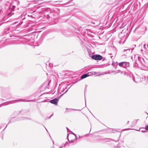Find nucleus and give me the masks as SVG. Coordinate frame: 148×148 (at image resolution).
I'll return each instance as SVG.
<instances>
[{"mask_svg": "<svg viewBox=\"0 0 148 148\" xmlns=\"http://www.w3.org/2000/svg\"><path fill=\"white\" fill-rule=\"evenodd\" d=\"M130 49H124V51L123 52L125 51H127V53L128 52L130 51Z\"/></svg>", "mask_w": 148, "mask_h": 148, "instance_id": "nucleus-16", "label": "nucleus"}, {"mask_svg": "<svg viewBox=\"0 0 148 148\" xmlns=\"http://www.w3.org/2000/svg\"><path fill=\"white\" fill-rule=\"evenodd\" d=\"M97 73L94 71L88 72L82 75L81 76L80 78L81 79H82L86 78V77L88 76H91L92 75H95Z\"/></svg>", "mask_w": 148, "mask_h": 148, "instance_id": "nucleus-3", "label": "nucleus"}, {"mask_svg": "<svg viewBox=\"0 0 148 148\" xmlns=\"http://www.w3.org/2000/svg\"><path fill=\"white\" fill-rule=\"evenodd\" d=\"M123 71L121 72V74H123Z\"/></svg>", "mask_w": 148, "mask_h": 148, "instance_id": "nucleus-39", "label": "nucleus"}, {"mask_svg": "<svg viewBox=\"0 0 148 148\" xmlns=\"http://www.w3.org/2000/svg\"><path fill=\"white\" fill-rule=\"evenodd\" d=\"M67 88H66V87L65 88V89H66Z\"/></svg>", "mask_w": 148, "mask_h": 148, "instance_id": "nucleus-52", "label": "nucleus"}, {"mask_svg": "<svg viewBox=\"0 0 148 148\" xmlns=\"http://www.w3.org/2000/svg\"><path fill=\"white\" fill-rule=\"evenodd\" d=\"M119 141V140H117V141H115V142H117Z\"/></svg>", "mask_w": 148, "mask_h": 148, "instance_id": "nucleus-49", "label": "nucleus"}, {"mask_svg": "<svg viewBox=\"0 0 148 148\" xmlns=\"http://www.w3.org/2000/svg\"><path fill=\"white\" fill-rule=\"evenodd\" d=\"M45 129H46V130H47V129H46V128H45Z\"/></svg>", "mask_w": 148, "mask_h": 148, "instance_id": "nucleus-53", "label": "nucleus"}, {"mask_svg": "<svg viewBox=\"0 0 148 148\" xmlns=\"http://www.w3.org/2000/svg\"><path fill=\"white\" fill-rule=\"evenodd\" d=\"M51 116H50V117H49L48 118V119H50L51 118Z\"/></svg>", "mask_w": 148, "mask_h": 148, "instance_id": "nucleus-41", "label": "nucleus"}, {"mask_svg": "<svg viewBox=\"0 0 148 148\" xmlns=\"http://www.w3.org/2000/svg\"><path fill=\"white\" fill-rule=\"evenodd\" d=\"M80 136H79V138H80Z\"/></svg>", "mask_w": 148, "mask_h": 148, "instance_id": "nucleus-57", "label": "nucleus"}, {"mask_svg": "<svg viewBox=\"0 0 148 148\" xmlns=\"http://www.w3.org/2000/svg\"><path fill=\"white\" fill-rule=\"evenodd\" d=\"M112 57H113V56H111V58H112Z\"/></svg>", "mask_w": 148, "mask_h": 148, "instance_id": "nucleus-50", "label": "nucleus"}, {"mask_svg": "<svg viewBox=\"0 0 148 148\" xmlns=\"http://www.w3.org/2000/svg\"><path fill=\"white\" fill-rule=\"evenodd\" d=\"M91 58L96 60H100L103 59V60H105V58H103L102 56L99 54H95L91 56Z\"/></svg>", "mask_w": 148, "mask_h": 148, "instance_id": "nucleus-2", "label": "nucleus"}, {"mask_svg": "<svg viewBox=\"0 0 148 148\" xmlns=\"http://www.w3.org/2000/svg\"><path fill=\"white\" fill-rule=\"evenodd\" d=\"M53 114H52L50 116H51V117H52V116H53Z\"/></svg>", "mask_w": 148, "mask_h": 148, "instance_id": "nucleus-37", "label": "nucleus"}, {"mask_svg": "<svg viewBox=\"0 0 148 148\" xmlns=\"http://www.w3.org/2000/svg\"><path fill=\"white\" fill-rule=\"evenodd\" d=\"M143 47L144 49H147V47H146V44L144 45Z\"/></svg>", "mask_w": 148, "mask_h": 148, "instance_id": "nucleus-26", "label": "nucleus"}, {"mask_svg": "<svg viewBox=\"0 0 148 148\" xmlns=\"http://www.w3.org/2000/svg\"><path fill=\"white\" fill-rule=\"evenodd\" d=\"M87 85H86V86H85V89L87 88Z\"/></svg>", "mask_w": 148, "mask_h": 148, "instance_id": "nucleus-38", "label": "nucleus"}, {"mask_svg": "<svg viewBox=\"0 0 148 148\" xmlns=\"http://www.w3.org/2000/svg\"><path fill=\"white\" fill-rule=\"evenodd\" d=\"M7 30H8V31H9V30H10V28H9V27L8 28H7Z\"/></svg>", "mask_w": 148, "mask_h": 148, "instance_id": "nucleus-35", "label": "nucleus"}, {"mask_svg": "<svg viewBox=\"0 0 148 148\" xmlns=\"http://www.w3.org/2000/svg\"><path fill=\"white\" fill-rule=\"evenodd\" d=\"M77 110V111L81 110H79V109H71V108H66L65 112H68V110Z\"/></svg>", "mask_w": 148, "mask_h": 148, "instance_id": "nucleus-8", "label": "nucleus"}, {"mask_svg": "<svg viewBox=\"0 0 148 148\" xmlns=\"http://www.w3.org/2000/svg\"><path fill=\"white\" fill-rule=\"evenodd\" d=\"M23 119H28V118H27L25 117V118H24Z\"/></svg>", "mask_w": 148, "mask_h": 148, "instance_id": "nucleus-42", "label": "nucleus"}, {"mask_svg": "<svg viewBox=\"0 0 148 148\" xmlns=\"http://www.w3.org/2000/svg\"><path fill=\"white\" fill-rule=\"evenodd\" d=\"M69 134H67V138L68 139V140L69 141V138H68V136H69Z\"/></svg>", "mask_w": 148, "mask_h": 148, "instance_id": "nucleus-29", "label": "nucleus"}, {"mask_svg": "<svg viewBox=\"0 0 148 148\" xmlns=\"http://www.w3.org/2000/svg\"><path fill=\"white\" fill-rule=\"evenodd\" d=\"M146 47H147H147L148 48V44L147 45V46Z\"/></svg>", "mask_w": 148, "mask_h": 148, "instance_id": "nucleus-48", "label": "nucleus"}, {"mask_svg": "<svg viewBox=\"0 0 148 148\" xmlns=\"http://www.w3.org/2000/svg\"><path fill=\"white\" fill-rule=\"evenodd\" d=\"M142 132H147V131H141Z\"/></svg>", "mask_w": 148, "mask_h": 148, "instance_id": "nucleus-31", "label": "nucleus"}, {"mask_svg": "<svg viewBox=\"0 0 148 148\" xmlns=\"http://www.w3.org/2000/svg\"><path fill=\"white\" fill-rule=\"evenodd\" d=\"M15 121L16 120H15V119L14 118H12L11 119L10 121L8 123V124H9V123H10L11 122H14V121Z\"/></svg>", "mask_w": 148, "mask_h": 148, "instance_id": "nucleus-13", "label": "nucleus"}, {"mask_svg": "<svg viewBox=\"0 0 148 148\" xmlns=\"http://www.w3.org/2000/svg\"><path fill=\"white\" fill-rule=\"evenodd\" d=\"M4 125V124L3 123H0V129L2 127H3V125Z\"/></svg>", "mask_w": 148, "mask_h": 148, "instance_id": "nucleus-17", "label": "nucleus"}, {"mask_svg": "<svg viewBox=\"0 0 148 148\" xmlns=\"http://www.w3.org/2000/svg\"><path fill=\"white\" fill-rule=\"evenodd\" d=\"M18 3H19V2H18Z\"/></svg>", "mask_w": 148, "mask_h": 148, "instance_id": "nucleus-55", "label": "nucleus"}, {"mask_svg": "<svg viewBox=\"0 0 148 148\" xmlns=\"http://www.w3.org/2000/svg\"><path fill=\"white\" fill-rule=\"evenodd\" d=\"M2 9V7L1 6H0V12H1V11Z\"/></svg>", "mask_w": 148, "mask_h": 148, "instance_id": "nucleus-28", "label": "nucleus"}, {"mask_svg": "<svg viewBox=\"0 0 148 148\" xmlns=\"http://www.w3.org/2000/svg\"><path fill=\"white\" fill-rule=\"evenodd\" d=\"M145 129L146 130H148V125H146L145 127Z\"/></svg>", "mask_w": 148, "mask_h": 148, "instance_id": "nucleus-24", "label": "nucleus"}, {"mask_svg": "<svg viewBox=\"0 0 148 148\" xmlns=\"http://www.w3.org/2000/svg\"><path fill=\"white\" fill-rule=\"evenodd\" d=\"M91 68L90 69H89V70H91Z\"/></svg>", "mask_w": 148, "mask_h": 148, "instance_id": "nucleus-51", "label": "nucleus"}, {"mask_svg": "<svg viewBox=\"0 0 148 148\" xmlns=\"http://www.w3.org/2000/svg\"><path fill=\"white\" fill-rule=\"evenodd\" d=\"M66 144H68V142H67L65 143L64 145L63 146H61L59 148H62L63 146L65 147L66 145Z\"/></svg>", "mask_w": 148, "mask_h": 148, "instance_id": "nucleus-19", "label": "nucleus"}, {"mask_svg": "<svg viewBox=\"0 0 148 148\" xmlns=\"http://www.w3.org/2000/svg\"><path fill=\"white\" fill-rule=\"evenodd\" d=\"M25 101V100H24L22 99H19L15 100H14L11 101H9L5 103H3V104H5V105H8L10 104H12L15 103L16 102H19L21 101Z\"/></svg>", "mask_w": 148, "mask_h": 148, "instance_id": "nucleus-5", "label": "nucleus"}, {"mask_svg": "<svg viewBox=\"0 0 148 148\" xmlns=\"http://www.w3.org/2000/svg\"><path fill=\"white\" fill-rule=\"evenodd\" d=\"M51 82V80L49 81L47 83L46 82H45V83H44V84H46V85H47V84H48V86H49V84Z\"/></svg>", "mask_w": 148, "mask_h": 148, "instance_id": "nucleus-20", "label": "nucleus"}, {"mask_svg": "<svg viewBox=\"0 0 148 148\" xmlns=\"http://www.w3.org/2000/svg\"><path fill=\"white\" fill-rule=\"evenodd\" d=\"M77 138H75V139L71 140V141H69V143H73L75 141Z\"/></svg>", "mask_w": 148, "mask_h": 148, "instance_id": "nucleus-11", "label": "nucleus"}, {"mask_svg": "<svg viewBox=\"0 0 148 148\" xmlns=\"http://www.w3.org/2000/svg\"><path fill=\"white\" fill-rule=\"evenodd\" d=\"M124 30H123L122 32H121V33H120L119 34V36H121V35L122 34V33H124Z\"/></svg>", "mask_w": 148, "mask_h": 148, "instance_id": "nucleus-22", "label": "nucleus"}, {"mask_svg": "<svg viewBox=\"0 0 148 148\" xmlns=\"http://www.w3.org/2000/svg\"><path fill=\"white\" fill-rule=\"evenodd\" d=\"M53 144H54V142L53 141Z\"/></svg>", "mask_w": 148, "mask_h": 148, "instance_id": "nucleus-58", "label": "nucleus"}, {"mask_svg": "<svg viewBox=\"0 0 148 148\" xmlns=\"http://www.w3.org/2000/svg\"><path fill=\"white\" fill-rule=\"evenodd\" d=\"M123 63L124 62H121L119 63L118 64L119 66L123 67Z\"/></svg>", "mask_w": 148, "mask_h": 148, "instance_id": "nucleus-12", "label": "nucleus"}, {"mask_svg": "<svg viewBox=\"0 0 148 148\" xmlns=\"http://www.w3.org/2000/svg\"><path fill=\"white\" fill-rule=\"evenodd\" d=\"M138 120V119H137V120H134V121L132 123V126H135L136 125L137 122V121Z\"/></svg>", "mask_w": 148, "mask_h": 148, "instance_id": "nucleus-10", "label": "nucleus"}, {"mask_svg": "<svg viewBox=\"0 0 148 148\" xmlns=\"http://www.w3.org/2000/svg\"><path fill=\"white\" fill-rule=\"evenodd\" d=\"M60 89L59 90V89H58V91H57L58 94L56 95V96H58L59 95V94H61V92H60Z\"/></svg>", "mask_w": 148, "mask_h": 148, "instance_id": "nucleus-15", "label": "nucleus"}, {"mask_svg": "<svg viewBox=\"0 0 148 148\" xmlns=\"http://www.w3.org/2000/svg\"><path fill=\"white\" fill-rule=\"evenodd\" d=\"M53 14V12H50L49 14L45 13V14L47 18L49 20H50L52 18V16Z\"/></svg>", "mask_w": 148, "mask_h": 148, "instance_id": "nucleus-6", "label": "nucleus"}, {"mask_svg": "<svg viewBox=\"0 0 148 148\" xmlns=\"http://www.w3.org/2000/svg\"><path fill=\"white\" fill-rule=\"evenodd\" d=\"M85 104H86V99L85 98Z\"/></svg>", "mask_w": 148, "mask_h": 148, "instance_id": "nucleus-45", "label": "nucleus"}, {"mask_svg": "<svg viewBox=\"0 0 148 148\" xmlns=\"http://www.w3.org/2000/svg\"><path fill=\"white\" fill-rule=\"evenodd\" d=\"M27 0L29 2H31L32 1H34V0Z\"/></svg>", "mask_w": 148, "mask_h": 148, "instance_id": "nucleus-30", "label": "nucleus"}, {"mask_svg": "<svg viewBox=\"0 0 148 148\" xmlns=\"http://www.w3.org/2000/svg\"><path fill=\"white\" fill-rule=\"evenodd\" d=\"M89 50H90L89 49H87V51H88V52H89Z\"/></svg>", "mask_w": 148, "mask_h": 148, "instance_id": "nucleus-44", "label": "nucleus"}, {"mask_svg": "<svg viewBox=\"0 0 148 148\" xmlns=\"http://www.w3.org/2000/svg\"><path fill=\"white\" fill-rule=\"evenodd\" d=\"M129 66V63L127 62H124L123 66V67L126 69L127 67H128Z\"/></svg>", "mask_w": 148, "mask_h": 148, "instance_id": "nucleus-7", "label": "nucleus"}, {"mask_svg": "<svg viewBox=\"0 0 148 148\" xmlns=\"http://www.w3.org/2000/svg\"><path fill=\"white\" fill-rule=\"evenodd\" d=\"M106 139L109 140H112V141H114V140L111 139L110 138H104V140H106Z\"/></svg>", "mask_w": 148, "mask_h": 148, "instance_id": "nucleus-23", "label": "nucleus"}, {"mask_svg": "<svg viewBox=\"0 0 148 148\" xmlns=\"http://www.w3.org/2000/svg\"><path fill=\"white\" fill-rule=\"evenodd\" d=\"M129 121H128L127 123V124H128V123H129Z\"/></svg>", "mask_w": 148, "mask_h": 148, "instance_id": "nucleus-43", "label": "nucleus"}, {"mask_svg": "<svg viewBox=\"0 0 148 148\" xmlns=\"http://www.w3.org/2000/svg\"><path fill=\"white\" fill-rule=\"evenodd\" d=\"M16 6L13 5L12 3L11 4L9 7V12L8 15H9L10 14H14V8Z\"/></svg>", "mask_w": 148, "mask_h": 148, "instance_id": "nucleus-4", "label": "nucleus"}, {"mask_svg": "<svg viewBox=\"0 0 148 148\" xmlns=\"http://www.w3.org/2000/svg\"><path fill=\"white\" fill-rule=\"evenodd\" d=\"M68 89H67L66 90L65 92L63 94H62L59 97H58V99L56 98H55L54 99H53L51 100L50 101V103H51L54 104L55 105H57L58 102V99H60L65 93H66L67 92V91L68 90V89Z\"/></svg>", "mask_w": 148, "mask_h": 148, "instance_id": "nucleus-1", "label": "nucleus"}, {"mask_svg": "<svg viewBox=\"0 0 148 148\" xmlns=\"http://www.w3.org/2000/svg\"><path fill=\"white\" fill-rule=\"evenodd\" d=\"M66 128H67V130H68V128H67V127H66Z\"/></svg>", "mask_w": 148, "mask_h": 148, "instance_id": "nucleus-54", "label": "nucleus"}, {"mask_svg": "<svg viewBox=\"0 0 148 148\" xmlns=\"http://www.w3.org/2000/svg\"><path fill=\"white\" fill-rule=\"evenodd\" d=\"M56 92V90H53L51 92V93L52 94H54L55 92Z\"/></svg>", "mask_w": 148, "mask_h": 148, "instance_id": "nucleus-27", "label": "nucleus"}, {"mask_svg": "<svg viewBox=\"0 0 148 148\" xmlns=\"http://www.w3.org/2000/svg\"><path fill=\"white\" fill-rule=\"evenodd\" d=\"M71 133L72 134H73V135H74L75 136V138H77V137H76L77 135H76L75 134H74V133H73V132H71Z\"/></svg>", "mask_w": 148, "mask_h": 148, "instance_id": "nucleus-25", "label": "nucleus"}, {"mask_svg": "<svg viewBox=\"0 0 148 148\" xmlns=\"http://www.w3.org/2000/svg\"><path fill=\"white\" fill-rule=\"evenodd\" d=\"M133 49H134L132 48V49H131V50L132 51H131V52H132V50H133Z\"/></svg>", "mask_w": 148, "mask_h": 148, "instance_id": "nucleus-40", "label": "nucleus"}, {"mask_svg": "<svg viewBox=\"0 0 148 148\" xmlns=\"http://www.w3.org/2000/svg\"><path fill=\"white\" fill-rule=\"evenodd\" d=\"M66 144H68V142H67L65 143L64 145L63 146H61L59 148H62L63 146L65 147L66 145Z\"/></svg>", "mask_w": 148, "mask_h": 148, "instance_id": "nucleus-18", "label": "nucleus"}, {"mask_svg": "<svg viewBox=\"0 0 148 148\" xmlns=\"http://www.w3.org/2000/svg\"><path fill=\"white\" fill-rule=\"evenodd\" d=\"M140 58H141L140 57H139V56H138V59L139 60H140Z\"/></svg>", "mask_w": 148, "mask_h": 148, "instance_id": "nucleus-33", "label": "nucleus"}, {"mask_svg": "<svg viewBox=\"0 0 148 148\" xmlns=\"http://www.w3.org/2000/svg\"><path fill=\"white\" fill-rule=\"evenodd\" d=\"M49 10H50V8H45V9H43L42 10V11L43 12H45L47 13V12L48 11H49Z\"/></svg>", "mask_w": 148, "mask_h": 148, "instance_id": "nucleus-9", "label": "nucleus"}, {"mask_svg": "<svg viewBox=\"0 0 148 148\" xmlns=\"http://www.w3.org/2000/svg\"><path fill=\"white\" fill-rule=\"evenodd\" d=\"M129 129H125L124 130H129Z\"/></svg>", "mask_w": 148, "mask_h": 148, "instance_id": "nucleus-36", "label": "nucleus"}, {"mask_svg": "<svg viewBox=\"0 0 148 148\" xmlns=\"http://www.w3.org/2000/svg\"><path fill=\"white\" fill-rule=\"evenodd\" d=\"M123 75L125 76H126L127 77H130V75H129L126 72H124L123 73Z\"/></svg>", "mask_w": 148, "mask_h": 148, "instance_id": "nucleus-14", "label": "nucleus"}, {"mask_svg": "<svg viewBox=\"0 0 148 148\" xmlns=\"http://www.w3.org/2000/svg\"><path fill=\"white\" fill-rule=\"evenodd\" d=\"M120 72H121V70H117V71H115L116 72L115 73L116 74V73H119Z\"/></svg>", "mask_w": 148, "mask_h": 148, "instance_id": "nucleus-21", "label": "nucleus"}, {"mask_svg": "<svg viewBox=\"0 0 148 148\" xmlns=\"http://www.w3.org/2000/svg\"><path fill=\"white\" fill-rule=\"evenodd\" d=\"M69 2H68L67 3H65V5H66L68 4H69Z\"/></svg>", "mask_w": 148, "mask_h": 148, "instance_id": "nucleus-34", "label": "nucleus"}, {"mask_svg": "<svg viewBox=\"0 0 148 148\" xmlns=\"http://www.w3.org/2000/svg\"><path fill=\"white\" fill-rule=\"evenodd\" d=\"M7 125H6L5 127V128L3 129V130L6 127H7Z\"/></svg>", "mask_w": 148, "mask_h": 148, "instance_id": "nucleus-46", "label": "nucleus"}, {"mask_svg": "<svg viewBox=\"0 0 148 148\" xmlns=\"http://www.w3.org/2000/svg\"><path fill=\"white\" fill-rule=\"evenodd\" d=\"M112 54H110V55H111Z\"/></svg>", "mask_w": 148, "mask_h": 148, "instance_id": "nucleus-56", "label": "nucleus"}, {"mask_svg": "<svg viewBox=\"0 0 148 148\" xmlns=\"http://www.w3.org/2000/svg\"><path fill=\"white\" fill-rule=\"evenodd\" d=\"M64 89H64V88H63V90H62V91H61V92H64Z\"/></svg>", "mask_w": 148, "mask_h": 148, "instance_id": "nucleus-32", "label": "nucleus"}, {"mask_svg": "<svg viewBox=\"0 0 148 148\" xmlns=\"http://www.w3.org/2000/svg\"><path fill=\"white\" fill-rule=\"evenodd\" d=\"M119 147H118V146H117V147H116V148H119Z\"/></svg>", "mask_w": 148, "mask_h": 148, "instance_id": "nucleus-47", "label": "nucleus"}]
</instances>
